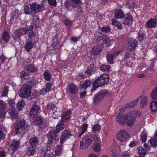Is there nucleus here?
<instances>
[{"instance_id": "bb28decb", "label": "nucleus", "mask_w": 157, "mask_h": 157, "mask_svg": "<svg viewBox=\"0 0 157 157\" xmlns=\"http://www.w3.org/2000/svg\"><path fill=\"white\" fill-rule=\"evenodd\" d=\"M133 21L132 16L128 14L127 15L124 20V24L128 25H131Z\"/></svg>"}, {"instance_id": "f257e3e1", "label": "nucleus", "mask_w": 157, "mask_h": 157, "mask_svg": "<svg viewBox=\"0 0 157 157\" xmlns=\"http://www.w3.org/2000/svg\"><path fill=\"white\" fill-rule=\"evenodd\" d=\"M94 141L100 142V139L98 136L94 134H88L80 141V148L84 149L87 148Z\"/></svg>"}, {"instance_id": "f03ea898", "label": "nucleus", "mask_w": 157, "mask_h": 157, "mask_svg": "<svg viewBox=\"0 0 157 157\" xmlns=\"http://www.w3.org/2000/svg\"><path fill=\"white\" fill-rule=\"evenodd\" d=\"M109 82L108 75L106 74L101 75L93 83L91 90L94 91L98 87L103 86Z\"/></svg>"}, {"instance_id": "9d476101", "label": "nucleus", "mask_w": 157, "mask_h": 157, "mask_svg": "<svg viewBox=\"0 0 157 157\" xmlns=\"http://www.w3.org/2000/svg\"><path fill=\"white\" fill-rule=\"evenodd\" d=\"M58 133V132H57L56 130L51 131L48 134L47 136L49 140L52 141L54 140H57L59 138L57 135Z\"/></svg>"}, {"instance_id": "4d7b16f0", "label": "nucleus", "mask_w": 157, "mask_h": 157, "mask_svg": "<svg viewBox=\"0 0 157 157\" xmlns=\"http://www.w3.org/2000/svg\"><path fill=\"white\" fill-rule=\"evenodd\" d=\"M29 27L31 28V29H30V30H29V32H28L29 33V36L30 37H32L34 36V33L33 31V28L32 26H29Z\"/></svg>"}, {"instance_id": "412c9836", "label": "nucleus", "mask_w": 157, "mask_h": 157, "mask_svg": "<svg viewBox=\"0 0 157 157\" xmlns=\"http://www.w3.org/2000/svg\"><path fill=\"white\" fill-rule=\"evenodd\" d=\"M101 48H99L98 45L93 47L91 51V53L92 54L94 55H97L101 52Z\"/></svg>"}, {"instance_id": "0eeeda50", "label": "nucleus", "mask_w": 157, "mask_h": 157, "mask_svg": "<svg viewBox=\"0 0 157 157\" xmlns=\"http://www.w3.org/2000/svg\"><path fill=\"white\" fill-rule=\"evenodd\" d=\"M37 104L36 102H35L31 109V111L30 112V115L31 117L38 115L40 113V107Z\"/></svg>"}, {"instance_id": "aec40b11", "label": "nucleus", "mask_w": 157, "mask_h": 157, "mask_svg": "<svg viewBox=\"0 0 157 157\" xmlns=\"http://www.w3.org/2000/svg\"><path fill=\"white\" fill-rule=\"evenodd\" d=\"M8 112L12 117L15 118L18 116L17 113L15 108H10Z\"/></svg>"}, {"instance_id": "09e8293b", "label": "nucleus", "mask_w": 157, "mask_h": 157, "mask_svg": "<svg viewBox=\"0 0 157 157\" xmlns=\"http://www.w3.org/2000/svg\"><path fill=\"white\" fill-rule=\"evenodd\" d=\"M107 61L109 63L112 64L113 63V56L111 54H107Z\"/></svg>"}, {"instance_id": "423d86ee", "label": "nucleus", "mask_w": 157, "mask_h": 157, "mask_svg": "<svg viewBox=\"0 0 157 157\" xmlns=\"http://www.w3.org/2000/svg\"><path fill=\"white\" fill-rule=\"evenodd\" d=\"M135 113L134 112H131L127 113L125 115L126 123L128 126H132L136 121L134 116Z\"/></svg>"}, {"instance_id": "a878e982", "label": "nucleus", "mask_w": 157, "mask_h": 157, "mask_svg": "<svg viewBox=\"0 0 157 157\" xmlns=\"http://www.w3.org/2000/svg\"><path fill=\"white\" fill-rule=\"evenodd\" d=\"M29 142L31 145V147L36 148V146L38 144V138L36 137H34L30 139H29Z\"/></svg>"}, {"instance_id": "cd10ccee", "label": "nucleus", "mask_w": 157, "mask_h": 157, "mask_svg": "<svg viewBox=\"0 0 157 157\" xmlns=\"http://www.w3.org/2000/svg\"><path fill=\"white\" fill-rule=\"evenodd\" d=\"M140 99V98H138L134 101L128 103L126 105V107L127 108H130L131 107H134L136 105L137 102L139 101Z\"/></svg>"}, {"instance_id": "c756f323", "label": "nucleus", "mask_w": 157, "mask_h": 157, "mask_svg": "<svg viewBox=\"0 0 157 157\" xmlns=\"http://www.w3.org/2000/svg\"><path fill=\"white\" fill-rule=\"evenodd\" d=\"M42 153L41 155L43 154V155L41 156L40 157H44V156H46V155L53 154V151L52 149L47 148L44 150V151H42Z\"/></svg>"}, {"instance_id": "1a4fd4ad", "label": "nucleus", "mask_w": 157, "mask_h": 157, "mask_svg": "<svg viewBox=\"0 0 157 157\" xmlns=\"http://www.w3.org/2000/svg\"><path fill=\"white\" fill-rule=\"evenodd\" d=\"M72 136V134L69 131L64 130L62 133L60 138V143H63L67 139L69 138Z\"/></svg>"}, {"instance_id": "49530a36", "label": "nucleus", "mask_w": 157, "mask_h": 157, "mask_svg": "<svg viewBox=\"0 0 157 157\" xmlns=\"http://www.w3.org/2000/svg\"><path fill=\"white\" fill-rule=\"evenodd\" d=\"M7 105L3 101L0 100V110H3L6 109Z\"/></svg>"}, {"instance_id": "6e6552de", "label": "nucleus", "mask_w": 157, "mask_h": 157, "mask_svg": "<svg viewBox=\"0 0 157 157\" xmlns=\"http://www.w3.org/2000/svg\"><path fill=\"white\" fill-rule=\"evenodd\" d=\"M107 91L105 90H101L98 93L95 97L94 102L95 103H98L101 101L103 98L107 94Z\"/></svg>"}, {"instance_id": "0e129e2a", "label": "nucleus", "mask_w": 157, "mask_h": 157, "mask_svg": "<svg viewBox=\"0 0 157 157\" xmlns=\"http://www.w3.org/2000/svg\"><path fill=\"white\" fill-rule=\"evenodd\" d=\"M36 96V93L34 91H32V89H31V94L30 95V96L31 97V99H32V98H35Z\"/></svg>"}, {"instance_id": "6ab92c4d", "label": "nucleus", "mask_w": 157, "mask_h": 157, "mask_svg": "<svg viewBox=\"0 0 157 157\" xmlns=\"http://www.w3.org/2000/svg\"><path fill=\"white\" fill-rule=\"evenodd\" d=\"M24 10L26 14H31L32 15H34L31 4L29 5L25 6L24 7Z\"/></svg>"}, {"instance_id": "c85d7f7f", "label": "nucleus", "mask_w": 157, "mask_h": 157, "mask_svg": "<svg viewBox=\"0 0 157 157\" xmlns=\"http://www.w3.org/2000/svg\"><path fill=\"white\" fill-rule=\"evenodd\" d=\"M91 84V82L90 80H86L84 82L80 83L81 88L82 89H86Z\"/></svg>"}, {"instance_id": "6e6d98bb", "label": "nucleus", "mask_w": 157, "mask_h": 157, "mask_svg": "<svg viewBox=\"0 0 157 157\" xmlns=\"http://www.w3.org/2000/svg\"><path fill=\"white\" fill-rule=\"evenodd\" d=\"M23 130V129L20 127H19L17 125V127L16 128V130L14 131V133L15 134H17L19 133H22V131Z\"/></svg>"}, {"instance_id": "ddd939ff", "label": "nucleus", "mask_w": 157, "mask_h": 157, "mask_svg": "<svg viewBox=\"0 0 157 157\" xmlns=\"http://www.w3.org/2000/svg\"><path fill=\"white\" fill-rule=\"evenodd\" d=\"M19 144V142L17 141L12 140L9 147V150L13 152L15 151L17 148Z\"/></svg>"}, {"instance_id": "9b49d317", "label": "nucleus", "mask_w": 157, "mask_h": 157, "mask_svg": "<svg viewBox=\"0 0 157 157\" xmlns=\"http://www.w3.org/2000/svg\"><path fill=\"white\" fill-rule=\"evenodd\" d=\"M31 5L34 15L40 11L43 7L42 5L38 4L36 2H34Z\"/></svg>"}, {"instance_id": "473e14b6", "label": "nucleus", "mask_w": 157, "mask_h": 157, "mask_svg": "<svg viewBox=\"0 0 157 157\" xmlns=\"http://www.w3.org/2000/svg\"><path fill=\"white\" fill-rule=\"evenodd\" d=\"M147 98L146 96L143 97L141 99L140 101V107L142 108L144 107L147 105Z\"/></svg>"}, {"instance_id": "a18cd8bd", "label": "nucleus", "mask_w": 157, "mask_h": 157, "mask_svg": "<svg viewBox=\"0 0 157 157\" xmlns=\"http://www.w3.org/2000/svg\"><path fill=\"white\" fill-rule=\"evenodd\" d=\"M2 37L3 40L7 42L10 38V36L7 32H5L2 34Z\"/></svg>"}, {"instance_id": "69168bd1", "label": "nucleus", "mask_w": 157, "mask_h": 157, "mask_svg": "<svg viewBox=\"0 0 157 157\" xmlns=\"http://www.w3.org/2000/svg\"><path fill=\"white\" fill-rule=\"evenodd\" d=\"M18 16V13L16 11H14L12 13L11 17L13 18H16Z\"/></svg>"}, {"instance_id": "8fccbe9b", "label": "nucleus", "mask_w": 157, "mask_h": 157, "mask_svg": "<svg viewBox=\"0 0 157 157\" xmlns=\"http://www.w3.org/2000/svg\"><path fill=\"white\" fill-rule=\"evenodd\" d=\"M101 129V126L99 124H95L92 128V131L94 133H96L99 132Z\"/></svg>"}, {"instance_id": "f3484780", "label": "nucleus", "mask_w": 157, "mask_h": 157, "mask_svg": "<svg viewBox=\"0 0 157 157\" xmlns=\"http://www.w3.org/2000/svg\"><path fill=\"white\" fill-rule=\"evenodd\" d=\"M96 67L94 64H91L89 66H88L85 71L87 75H90L94 72Z\"/></svg>"}, {"instance_id": "bf43d9fd", "label": "nucleus", "mask_w": 157, "mask_h": 157, "mask_svg": "<svg viewBox=\"0 0 157 157\" xmlns=\"http://www.w3.org/2000/svg\"><path fill=\"white\" fill-rule=\"evenodd\" d=\"M113 25H116V26L119 29H121L122 28V26L121 24L118 23L116 21H113L112 22Z\"/></svg>"}, {"instance_id": "052dcab7", "label": "nucleus", "mask_w": 157, "mask_h": 157, "mask_svg": "<svg viewBox=\"0 0 157 157\" xmlns=\"http://www.w3.org/2000/svg\"><path fill=\"white\" fill-rule=\"evenodd\" d=\"M10 108H15L14 107V101L13 100H10L9 101Z\"/></svg>"}, {"instance_id": "c03bdc74", "label": "nucleus", "mask_w": 157, "mask_h": 157, "mask_svg": "<svg viewBox=\"0 0 157 157\" xmlns=\"http://www.w3.org/2000/svg\"><path fill=\"white\" fill-rule=\"evenodd\" d=\"M140 140L142 142H145L147 136V133L145 131H143L140 134Z\"/></svg>"}, {"instance_id": "c9c22d12", "label": "nucleus", "mask_w": 157, "mask_h": 157, "mask_svg": "<svg viewBox=\"0 0 157 157\" xmlns=\"http://www.w3.org/2000/svg\"><path fill=\"white\" fill-rule=\"evenodd\" d=\"M17 125L19 127L24 130L25 129V128H27L28 124L26 123L25 121L23 119Z\"/></svg>"}, {"instance_id": "e433bc0d", "label": "nucleus", "mask_w": 157, "mask_h": 157, "mask_svg": "<svg viewBox=\"0 0 157 157\" xmlns=\"http://www.w3.org/2000/svg\"><path fill=\"white\" fill-rule=\"evenodd\" d=\"M60 144L57 146L56 150V154L57 156H59L61 154L63 150L62 144Z\"/></svg>"}, {"instance_id": "dca6fc26", "label": "nucleus", "mask_w": 157, "mask_h": 157, "mask_svg": "<svg viewBox=\"0 0 157 157\" xmlns=\"http://www.w3.org/2000/svg\"><path fill=\"white\" fill-rule=\"evenodd\" d=\"M36 148L28 146L26 151L27 155L28 156L33 155L36 153Z\"/></svg>"}, {"instance_id": "393cba45", "label": "nucleus", "mask_w": 157, "mask_h": 157, "mask_svg": "<svg viewBox=\"0 0 157 157\" xmlns=\"http://www.w3.org/2000/svg\"><path fill=\"white\" fill-rule=\"evenodd\" d=\"M71 110L67 111L63 113L62 117V120L65 121L69 120L71 118Z\"/></svg>"}, {"instance_id": "7ed1b4c3", "label": "nucleus", "mask_w": 157, "mask_h": 157, "mask_svg": "<svg viewBox=\"0 0 157 157\" xmlns=\"http://www.w3.org/2000/svg\"><path fill=\"white\" fill-rule=\"evenodd\" d=\"M30 82L23 86L18 91L19 96L22 98H28L31 94V86L29 84Z\"/></svg>"}, {"instance_id": "338daca9", "label": "nucleus", "mask_w": 157, "mask_h": 157, "mask_svg": "<svg viewBox=\"0 0 157 157\" xmlns=\"http://www.w3.org/2000/svg\"><path fill=\"white\" fill-rule=\"evenodd\" d=\"M28 75V74L25 71H22L21 72L20 75L21 78H24Z\"/></svg>"}, {"instance_id": "2f4dec72", "label": "nucleus", "mask_w": 157, "mask_h": 157, "mask_svg": "<svg viewBox=\"0 0 157 157\" xmlns=\"http://www.w3.org/2000/svg\"><path fill=\"white\" fill-rule=\"evenodd\" d=\"M93 150L95 151H99L101 149V147L99 143H94L91 145Z\"/></svg>"}, {"instance_id": "e2e57ef3", "label": "nucleus", "mask_w": 157, "mask_h": 157, "mask_svg": "<svg viewBox=\"0 0 157 157\" xmlns=\"http://www.w3.org/2000/svg\"><path fill=\"white\" fill-rule=\"evenodd\" d=\"M52 84L51 83L49 82L46 85V89L48 91H49L51 90Z\"/></svg>"}, {"instance_id": "5fc2aeb1", "label": "nucleus", "mask_w": 157, "mask_h": 157, "mask_svg": "<svg viewBox=\"0 0 157 157\" xmlns=\"http://www.w3.org/2000/svg\"><path fill=\"white\" fill-rule=\"evenodd\" d=\"M111 29L109 26L104 27H102L101 29V30L103 32L105 33L109 32L110 31Z\"/></svg>"}, {"instance_id": "603ef678", "label": "nucleus", "mask_w": 157, "mask_h": 157, "mask_svg": "<svg viewBox=\"0 0 157 157\" xmlns=\"http://www.w3.org/2000/svg\"><path fill=\"white\" fill-rule=\"evenodd\" d=\"M45 79L48 81H49L51 78V74L49 71L44 72V73Z\"/></svg>"}, {"instance_id": "4468645a", "label": "nucleus", "mask_w": 157, "mask_h": 157, "mask_svg": "<svg viewBox=\"0 0 157 157\" xmlns=\"http://www.w3.org/2000/svg\"><path fill=\"white\" fill-rule=\"evenodd\" d=\"M116 120L118 123L122 125H124L126 123L125 116L122 115L121 113H120L117 115Z\"/></svg>"}, {"instance_id": "a19ab883", "label": "nucleus", "mask_w": 157, "mask_h": 157, "mask_svg": "<svg viewBox=\"0 0 157 157\" xmlns=\"http://www.w3.org/2000/svg\"><path fill=\"white\" fill-rule=\"evenodd\" d=\"M26 69L27 71L32 72H34L37 71L36 69L35 68L32 64L27 66L26 67Z\"/></svg>"}, {"instance_id": "37998d69", "label": "nucleus", "mask_w": 157, "mask_h": 157, "mask_svg": "<svg viewBox=\"0 0 157 157\" xmlns=\"http://www.w3.org/2000/svg\"><path fill=\"white\" fill-rule=\"evenodd\" d=\"M34 44L30 41H28L25 44V48L27 51H29L33 48Z\"/></svg>"}, {"instance_id": "5701e85b", "label": "nucleus", "mask_w": 157, "mask_h": 157, "mask_svg": "<svg viewBox=\"0 0 157 157\" xmlns=\"http://www.w3.org/2000/svg\"><path fill=\"white\" fill-rule=\"evenodd\" d=\"M138 153L141 157H144L147 151L146 150L144 149L143 147L140 146L138 147Z\"/></svg>"}, {"instance_id": "864d4df0", "label": "nucleus", "mask_w": 157, "mask_h": 157, "mask_svg": "<svg viewBox=\"0 0 157 157\" xmlns=\"http://www.w3.org/2000/svg\"><path fill=\"white\" fill-rule=\"evenodd\" d=\"M8 92V88L7 86H5L2 91V97H5L7 96Z\"/></svg>"}, {"instance_id": "72a5a7b5", "label": "nucleus", "mask_w": 157, "mask_h": 157, "mask_svg": "<svg viewBox=\"0 0 157 157\" xmlns=\"http://www.w3.org/2000/svg\"><path fill=\"white\" fill-rule=\"evenodd\" d=\"M77 4L75 3V2H74L72 0V1H67L65 2V5L66 7L68 9L70 7H72V8H74L76 6V5Z\"/></svg>"}, {"instance_id": "7c9ffc66", "label": "nucleus", "mask_w": 157, "mask_h": 157, "mask_svg": "<svg viewBox=\"0 0 157 157\" xmlns=\"http://www.w3.org/2000/svg\"><path fill=\"white\" fill-rule=\"evenodd\" d=\"M137 41L136 40L134 39H132V41L129 44L130 46L131 47L130 50L132 51L134 50L137 45Z\"/></svg>"}, {"instance_id": "4be33fe9", "label": "nucleus", "mask_w": 157, "mask_h": 157, "mask_svg": "<svg viewBox=\"0 0 157 157\" xmlns=\"http://www.w3.org/2000/svg\"><path fill=\"white\" fill-rule=\"evenodd\" d=\"M115 17L117 18H123L124 17V13L120 10H117L115 11Z\"/></svg>"}, {"instance_id": "58836bf2", "label": "nucleus", "mask_w": 157, "mask_h": 157, "mask_svg": "<svg viewBox=\"0 0 157 157\" xmlns=\"http://www.w3.org/2000/svg\"><path fill=\"white\" fill-rule=\"evenodd\" d=\"M64 128V124L63 122L62 121H61L58 124L56 125V130L59 132L63 130Z\"/></svg>"}, {"instance_id": "de8ad7c7", "label": "nucleus", "mask_w": 157, "mask_h": 157, "mask_svg": "<svg viewBox=\"0 0 157 157\" xmlns=\"http://www.w3.org/2000/svg\"><path fill=\"white\" fill-rule=\"evenodd\" d=\"M110 68V66L106 65H102L100 67L101 70L104 71L108 72L109 71Z\"/></svg>"}, {"instance_id": "ea45409f", "label": "nucleus", "mask_w": 157, "mask_h": 157, "mask_svg": "<svg viewBox=\"0 0 157 157\" xmlns=\"http://www.w3.org/2000/svg\"><path fill=\"white\" fill-rule=\"evenodd\" d=\"M151 97L152 99L157 100V87L152 90L151 94Z\"/></svg>"}, {"instance_id": "4c0bfd02", "label": "nucleus", "mask_w": 157, "mask_h": 157, "mask_svg": "<svg viewBox=\"0 0 157 157\" xmlns=\"http://www.w3.org/2000/svg\"><path fill=\"white\" fill-rule=\"evenodd\" d=\"M25 105L24 101L23 100L19 101L17 103V108L19 110H21L23 109Z\"/></svg>"}, {"instance_id": "774afa93", "label": "nucleus", "mask_w": 157, "mask_h": 157, "mask_svg": "<svg viewBox=\"0 0 157 157\" xmlns=\"http://www.w3.org/2000/svg\"><path fill=\"white\" fill-rule=\"evenodd\" d=\"M53 143V142L51 140H49L47 144V148L50 149V147L52 146V143Z\"/></svg>"}, {"instance_id": "f704fd0d", "label": "nucleus", "mask_w": 157, "mask_h": 157, "mask_svg": "<svg viewBox=\"0 0 157 157\" xmlns=\"http://www.w3.org/2000/svg\"><path fill=\"white\" fill-rule=\"evenodd\" d=\"M150 107L153 112H155L157 110V101H152L150 103Z\"/></svg>"}, {"instance_id": "a211bd4d", "label": "nucleus", "mask_w": 157, "mask_h": 157, "mask_svg": "<svg viewBox=\"0 0 157 157\" xmlns=\"http://www.w3.org/2000/svg\"><path fill=\"white\" fill-rule=\"evenodd\" d=\"M70 91L72 94H75L78 92V88L77 86L73 83L68 84Z\"/></svg>"}, {"instance_id": "2eb2a0df", "label": "nucleus", "mask_w": 157, "mask_h": 157, "mask_svg": "<svg viewBox=\"0 0 157 157\" xmlns=\"http://www.w3.org/2000/svg\"><path fill=\"white\" fill-rule=\"evenodd\" d=\"M145 25L148 28H152L157 26V23L155 18H151L146 23Z\"/></svg>"}, {"instance_id": "39448f33", "label": "nucleus", "mask_w": 157, "mask_h": 157, "mask_svg": "<svg viewBox=\"0 0 157 157\" xmlns=\"http://www.w3.org/2000/svg\"><path fill=\"white\" fill-rule=\"evenodd\" d=\"M117 139L121 142H124L129 138V134L123 130L119 131L117 134Z\"/></svg>"}, {"instance_id": "79ce46f5", "label": "nucleus", "mask_w": 157, "mask_h": 157, "mask_svg": "<svg viewBox=\"0 0 157 157\" xmlns=\"http://www.w3.org/2000/svg\"><path fill=\"white\" fill-rule=\"evenodd\" d=\"M88 124H84L83 125L82 130L80 132H79L78 136V137H80L86 131L87 128Z\"/></svg>"}, {"instance_id": "b1692460", "label": "nucleus", "mask_w": 157, "mask_h": 157, "mask_svg": "<svg viewBox=\"0 0 157 157\" xmlns=\"http://www.w3.org/2000/svg\"><path fill=\"white\" fill-rule=\"evenodd\" d=\"M149 142L153 147L157 146V131L154 135V138L151 139L149 140Z\"/></svg>"}, {"instance_id": "3c124183", "label": "nucleus", "mask_w": 157, "mask_h": 157, "mask_svg": "<svg viewBox=\"0 0 157 157\" xmlns=\"http://www.w3.org/2000/svg\"><path fill=\"white\" fill-rule=\"evenodd\" d=\"M37 124L39 125V128H41L42 129L45 128V127L47 126V124H43V120L40 118V120L39 121V122L37 123Z\"/></svg>"}, {"instance_id": "13d9d810", "label": "nucleus", "mask_w": 157, "mask_h": 157, "mask_svg": "<svg viewBox=\"0 0 157 157\" xmlns=\"http://www.w3.org/2000/svg\"><path fill=\"white\" fill-rule=\"evenodd\" d=\"M6 58L5 56L2 55L0 56V64H2L6 60Z\"/></svg>"}, {"instance_id": "f8f14e48", "label": "nucleus", "mask_w": 157, "mask_h": 157, "mask_svg": "<svg viewBox=\"0 0 157 157\" xmlns=\"http://www.w3.org/2000/svg\"><path fill=\"white\" fill-rule=\"evenodd\" d=\"M47 108L48 110L52 111L53 113V114L52 116L55 118H57L58 116H56L57 112H56L57 108L55 106V105L52 103H49L47 105Z\"/></svg>"}, {"instance_id": "20e7f679", "label": "nucleus", "mask_w": 157, "mask_h": 157, "mask_svg": "<svg viewBox=\"0 0 157 157\" xmlns=\"http://www.w3.org/2000/svg\"><path fill=\"white\" fill-rule=\"evenodd\" d=\"M31 28L29 26H26L25 28H21L15 31L13 34V37L15 40H19L20 34H25L29 32Z\"/></svg>"}, {"instance_id": "680f3d73", "label": "nucleus", "mask_w": 157, "mask_h": 157, "mask_svg": "<svg viewBox=\"0 0 157 157\" xmlns=\"http://www.w3.org/2000/svg\"><path fill=\"white\" fill-rule=\"evenodd\" d=\"M48 2L51 6H55L56 4V0H48Z\"/></svg>"}]
</instances>
